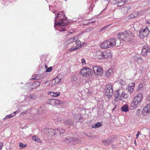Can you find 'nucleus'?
Returning <instances> with one entry per match:
<instances>
[{
	"label": "nucleus",
	"instance_id": "obj_35",
	"mask_svg": "<svg viewBox=\"0 0 150 150\" xmlns=\"http://www.w3.org/2000/svg\"><path fill=\"white\" fill-rule=\"evenodd\" d=\"M115 138L114 137H111L108 139V140L110 141V144L112 143L113 141L115 140Z\"/></svg>",
	"mask_w": 150,
	"mask_h": 150
},
{
	"label": "nucleus",
	"instance_id": "obj_18",
	"mask_svg": "<svg viewBox=\"0 0 150 150\" xmlns=\"http://www.w3.org/2000/svg\"><path fill=\"white\" fill-rule=\"evenodd\" d=\"M54 130L56 133L55 134L57 135L61 134H63L65 132L64 130L62 129L55 128Z\"/></svg>",
	"mask_w": 150,
	"mask_h": 150
},
{
	"label": "nucleus",
	"instance_id": "obj_38",
	"mask_svg": "<svg viewBox=\"0 0 150 150\" xmlns=\"http://www.w3.org/2000/svg\"><path fill=\"white\" fill-rule=\"evenodd\" d=\"M12 117H13V116H12L11 114H9L8 115H7L4 118V119H6L7 118H11Z\"/></svg>",
	"mask_w": 150,
	"mask_h": 150
},
{
	"label": "nucleus",
	"instance_id": "obj_43",
	"mask_svg": "<svg viewBox=\"0 0 150 150\" xmlns=\"http://www.w3.org/2000/svg\"><path fill=\"white\" fill-rule=\"evenodd\" d=\"M144 51L146 53L150 52V48H148L145 50Z\"/></svg>",
	"mask_w": 150,
	"mask_h": 150
},
{
	"label": "nucleus",
	"instance_id": "obj_8",
	"mask_svg": "<svg viewBox=\"0 0 150 150\" xmlns=\"http://www.w3.org/2000/svg\"><path fill=\"white\" fill-rule=\"evenodd\" d=\"M63 101L55 99H49L47 102L50 105L52 106H57L62 104Z\"/></svg>",
	"mask_w": 150,
	"mask_h": 150
},
{
	"label": "nucleus",
	"instance_id": "obj_32",
	"mask_svg": "<svg viewBox=\"0 0 150 150\" xmlns=\"http://www.w3.org/2000/svg\"><path fill=\"white\" fill-rule=\"evenodd\" d=\"M75 40L74 42H75V44L77 45L76 47L79 46L80 45L81 46H82V45H81V42L79 40V39H77L76 40V39L75 40Z\"/></svg>",
	"mask_w": 150,
	"mask_h": 150
},
{
	"label": "nucleus",
	"instance_id": "obj_56",
	"mask_svg": "<svg viewBox=\"0 0 150 150\" xmlns=\"http://www.w3.org/2000/svg\"><path fill=\"white\" fill-rule=\"evenodd\" d=\"M45 68H47V64H45Z\"/></svg>",
	"mask_w": 150,
	"mask_h": 150
},
{
	"label": "nucleus",
	"instance_id": "obj_51",
	"mask_svg": "<svg viewBox=\"0 0 150 150\" xmlns=\"http://www.w3.org/2000/svg\"><path fill=\"white\" fill-rule=\"evenodd\" d=\"M133 15L134 16H132V17H131V18H135V17H137V16H134V14H133V15L132 14V16H133Z\"/></svg>",
	"mask_w": 150,
	"mask_h": 150
},
{
	"label": "nucleus",
	"instance_id": "obj_64",
	"mask_svg": "<svg viewBox=\"0 0 150 150\" xmlns=\"http://www.w3.org/2000/svg\"><path fill=\"white\" fill-rule=\"evenodd\" d=\"M134 142H136V141H135H135H134Z\"/></svg>",
	"mask_w": 150,
	"mask_h": 150
},
{
	"label": "nucleus",
	"instance_id": "obj_17",
	"mask_svg": "<svg viewBox=\"0 0 150 150\" xmlns=\"http://www.w3.org/2000/svg\"><path fill=\"white\" fill-rule=\"evenodd\" d=\"M45 76L44 74L42 73L40 74H36L34 75V77L32 79L40 80L43 79Z\"/></svg>",
	"mask_w": 150,
	"mask_h": 150
},
{
	"label": "nucleus",
	"instance_id": "obj_16",
	"mask_svg": "<svg viewBox=\"0 0 150 150\" xmlns=\"http://www.w3.org/2000/svg\"><path fill=\"white\" fill-rule=\"evenodd\" d=\"M122 93H120V90L117 91V93L114 95L115 99L119 100H122Z\"/></svg>",
	"mask_w": 150,
	"mask_h": 150
},
{
	"label": "nucleus",
	"instance_id": "obj_5",
	"mask_svg": "<svg viewBox=\"0 0 150 150\" xmlns=\"http://www.w3.org/2000/svg\"><path fill=\"white\" fill-rule=\"evenodd\" d=\"M92 71V70L90 68L84 67L81 70L80 74H82L83 76H87L91 75Z\"/></svg>",
	"mask_w": 150,
	"mask_h": 150
},
{
	"label": "nucleus",
	"instance_id": "obj_31",
	"mask_svg": "<svg viewBox=\"0 0 150 150\" xmlns=\"http://www.w3.org/2000/svg\"><path fill=\"white\" fill-rule=\"evenodd\" d=\"M103 142L104 144L106 146H107L109 144H110V142L108 139L107 140H103Z\"/></svg>",
	"mask_w": 150,
	"mask_h": 150
},
{
	"label": "nucleus",
	"instance_id": "obj_36",
	"mask_svg": "<svg viewBox=\"0 0 150 150\" xmlns=\"http://www.w3.org/2000/svg\"><path fill=\"white\" fill-rule=\"evenodd\" d=\"M52 69V67H50L46 69V72H50L51 71Z\"/></svg>",
	"mask_w": 150,
	"mask_h": 150
},
{
	"label": "nucleus",
	"instance_id": "obj_33",
	"mask_svg": "<svg viewBox=\"0 0 150 150\" xmlns=\"http://www.w3.org/2000/svg\"><path fill=\"white\" fill-rule=\"evenodd\" d=\"M122 99L123 98L127 99L128 97V94L126 93L125 92H122Z\"/></svg>",
	"mask_w": 150,
	"mask_h": 150
},
{
	"label": "nucleus",
	"instance_id": "obj_30",
	"mask_svg": "<svg viewBox=\"0 0 150 150\" xmlns=\"http://www.w3.org/2000/svg\"><path fill=\"white\" fill-rule=\"evenodd\" d=\"M81 47V45L78 47H72V48H70L69 49V51H72L76 50Z\"/></svg>",
	"mask_w": 150,
	"mask_h": 150
},
{
	"label": "nucleus",
	"instance_id": "obj_59",
	"mask_svg": "<svg viewBox=\"0 0 150 150\" xmlns=\"http://www.w3.org/2000/svg\"><path fill=\"white\" fill-rule=\"evenodd\" d=\"M105 30V29H104L103 28H101V31H103V30Z\"/></svg>",
	"mask_w": 150,
	"mask_h": 150
},
{
	"label": "nucleus",
	"instance_id": "obj_23",
	"mask_svg": "<svg viewBox=\"0 0 150 150\" xmlns=\"http://www.w3.org/2000/svg\"><path fill=\"white\" fill-rule=\"evenodd\" d=\"M121 110L122 112H127L129 110L128 105L127 104L124 105L121 108Z\"/></svg>",
	"mask_w": 150,
	"mask_h": 150
},
{
	"label": "nucleus",
	"instance_id": "obj_40",
	"mask_svg": "<svg viewBox=\"0 0 150 150\" xmlns=\"http://www.w3.org/2000/svg\"><path fill=\"white\" fill-rule=\"evenodd\" d=\"M29 98L32 99H34L35 98V96L33 95H31L29 96Z\"/></svg>",
	"mask_w": 150,
	"mask_h": 150
},
{
	"label": "nucleus",
	"instance_id": "obj_22",
	"mask_svg": "<svg viewBox=\"0 0 150 150\" xmlns=\"http://www.w3.org/2000/svg\"><path fill=\"white\" fill-rule=\"evenodd\" d=\"M60 92H59L58 93L57 92H52V91L49 92L48 94L49 95H50L51 96L53 97H57L60 95Z\"/></svg>",
	"mask_w": 150,
	"mask_h": 150
},
{
	"label": "nucleus",
	"instance_id": "obj_2",
	"mask_svg": "<svg viewBox=\"0 0 150 150\" xmlns=\"http://www.w3.org/2000/svg\"><path fill=\"white\" fill-rule=\"evenodd\" d=\"M142 98V94L141 93H139L137 96L134 97L131 104V107L132 108L131 109H135L137 107L138 105H140Z\"/></svg>",
	"mask_w": 150,
	"mask_h": 150
},
{
	"label": "nucleus",
	"instance_id": "obj_45",
	"mask_svg": "<svg viewBox=\"0 0 150 150\" xmlns=\"http://www.w3.org/2000/svg\"><path fill=\"white\" fill-rule=\"evenodd\" d=\"M24 146V144L23 143H19V146L20 147H23V146Z\"/></svg>",
	"mask_w": 150,
	"mask_h": 150
},
{
	"label": "nucleus",
	"instance_id": "obj_44",
	"mask_svg": "<svg viewBox=\"0 0 150 150\" xmlns=\"http://www.w3.org/2000/svg\"><path fill=\"white\" fill-rule=\"evenodd\" d=\"M55 82L56 83H58L59 82V81L60 79H59L58 78H56L55 79Z\"/></svg>",
	"mask_w": 150,
	"mask_h": 150
},
{
	"label": "nucleus",
	"instance_id": "obj_21",
	"mask_svg": "<svg viewBox=\"0 0 150 150\" xmlns=\"http://www.w3.org/2000/svg\"><path fill=\"white\" fill-rule=\"evenodd\" d=\"M143 112L145 113H150V103L147 104L144 107Z\"/></svg>",
	"mask_w": 150,
	"mask_h": 150
},
{
	"label": "nucleus",
	"instance_id": "obj_10",
	"mask_svg": "<svg viewBox=\"0 0 150 150\" xmlns=\"http://www.w3.org/2000/svg\"><path fill=\"white\" fill-rule=\"evenodd\" d=\"M74 119L77 122L81 123L84 120V118L82 117L79 114L75 115L74 116Z\"/></svg>",
	"mask_w": 150,
	"mask_h": 150
},
{
	"label": "nucleus",
	"instance_id": "obj_46",
	"mask_svg": "<svg viewBox=\"0 0 150 150\" xmlns=\"http://www.w3.org/2000/svg\"><path fill=\"white\" fill-rule=\"evenodd\" d=\"M139 134H140L139 132V131H138L137 132V133L136 135V138H137L138 137Z\"/></svg>",
	"mask_w": 150,
	"mask_h": 150
},
{
	"label": "nucleus",
	"instance_id": "obj_15",
	"mask_svg": "<svg viewBox=\"0 0 150 150\" xmlns=\"http://www.w3.org/2000/svg\"><path fill=\"white\" fill-rule=\"evenodd\" d=\"M103 52L98 51L96 53V57L99 59H104Z\"/></svg>",
	"mask_w": 150,
	"mask_h": 150
},
{
	"label": "nucleus",
	"instance_id": "obj_28",
	"mask_svg": "<svg viewBox=\"0 0 150 150\" xmlns=\"http://www.w3.org/2000/svg\"><path fill=\"white\" fill-rule=\"evenodd\" d=\"M32 139L35 142H39L40 140L39 138L37 136H33L32 137Z\"/></svg>",
	"mask_w": 150,
	"mask_h": 150
},
{
	"label": "nucleus",
	"instance_id": "obj_25",
	"mask_svg": "<svg viewBox=\"0 0 150 150\" xmlns=\"http://www.w3.org/2000/svg\"><path fill=\"white\" fill-rule=\"evenodd\" d=\"M76 40V38H70L69 39H68L66 41L65 43L66 45H68L69 44L72 43L73 42L75 41L74 40Z\"/></svg>",
	"mask_w": 150,
	"mask_h": 150
},
{
	"label": "nucleus",
	"instance_id": "obj_37",
	"mask_svg": "<svg viewBox=\"0 0 150 150\" xmlns=\"http://www.w3.org/2000/svg\"><path fill=\"white\" fill-rule=\"evenodd\" d=\"M65 26H62V27L61 28V29L59 30L60 31H64L66 30L67 28L65 27Z\"/></svg>",
	"mask_w": 150,
	"mask_h": 150
},
{
	"label": "nucleus",
	"instance_id": "obj_3",
	"mask_svg": "<svg viewBox=\"0 0 150 150\" xmlns=\"http://www.w3.org/2000/svg\"><path fill=\"white\" fill-rule=\"evenodd\" d=\"M133 33L130 32H127L125 31L124 32L119 33L117 37L120 40H122L125 42H128L130 40V35H132Z\"/></svg>",
	"mask_w": 150,
	"mask_h": 150
},
{
	"label": "nucleus",
	"instance_id": "obj_57",
	"mask_svg": "<svg viewBox=\"0 0 150 150\" xmlns=\"http://www.w3.org/2000/svg\"><path fill=\"white\" fill-rule=\"evenodd\" d=\"M96 22V21H92L91 22V23H94L95 22Z\"/></svg>",
	"mask_w": 150,
	"mask_h": 150
},
{
	"label": "nucleus",
	"instance_id": "obj_55",
	"mask_svg": "<svg viewBox=\"0 0 150 150\" xmlns=\"http://www.w3.org/2000/svg\"><path fill=\"white\" fill-rule=\"evenodd\" d=\"M11 114L12 115V116H13V117H14V116L15 115V114H14L13 113H12Z\"/></svg>",
	"mask_w": 150,
	"mask_h": 150
},
{
	"label": "nucleus",
	"instance_id": "obj_13",
	"mask_svg": "<svg viewBox=\"0 0 150 150\" xmlns=\"http://www.w3.org/2000/svg\"><path fill=\"white\" fill-rule=\"evenodd\" d=\"M134 60L138 63H141L142 62V57L138 54L133 57Z\"/></svg>",
	"mask_w": 150,
	"mask_h": 150
},
{
	"label": "nucleus",
	"instance_id": "obj_19",
	"mask_svg": "<svg viewBox=\"0 0 150 150\" xmlns=\"http://www.w3.org/2000/svg\"><path fill=\"white\" fill-rule=\"evenodd\" d=\"M47 132L49 135L50 136V137L54 136L55 134L56 133H55L54 129H48L47 130Z\"/></svg>",
	"mask_w": 150,
	"mask_h": 150
},
{
	"label": "nucleus",
	"instance_id": "obj_39",
	"mask_svg": "<svg viewBox=\"0 0 150 150\" xmlns=\"http://www.w3.org/2000/svg\"><path fill=\"white\" fill-rule=\"evenodd\" d=\"M93 27L90 28H89L86 29L85 30V31L86 32H90V31H91V30H93Z\"/></svg>",
	"mask_w": 150,
	"mask_h": 150
},
{
	"label": "nucleus",
	"instance_id": "obj_48",
	"mask_svg": "<svg viewBox=\"0 0 150 150\" xmlns=\"http://www.w3.org/2000/svg\"><path fill=\"white\" fill-rule=\"evenodd\" d=\"M146 49V46H145V45L143 47V51H144Z\"/></svg>",
	"mask_w": 150,
	"mask_h": 150
},
{
	"label": "nucleus",
	"instance_id": "obj_61",
	"mask_svg": "<svg viewBox=\"0 0 150 150\" xmlns=\"http://www.w3.org/2000/svg\"><path fill=\"white\" fill-rule=\"evenodd\" d=\"M27 146V145L26 144H25V145H24V146H23V147H25L26 146Z\"/></svg>",
	"mask_w": 150,
	"mask_h": 150
},
{
	"label": "nucleus",
	"instance_id": "obj_52",
	"mask_svg": "<svg viewBox=\"0 0 150 150\" xmlns=\"http://www.w3.org/2000/svg\"><path fill=\"white\" fill-rule=\"evenodd\" d=\"M109 25H108L107 26H105L103 28L105 29H105Z\"/></svg>",
	"mask_w": 150,
	"mask_h": 150
},
{
	"label": "nucleus",
	"instance_id": "obj_27",
	"mask_svg": "<svg viewBox=\"0 0 150 150\" xmlns=\"http://www.w3.org/2000/svg\"><path fill=\"white\" fill-rule=\"evenodd\" d=\"M101 123L99 122H97L95 125H93L92 127L94 128H98L102 126V124H101Z\"/></svg>",
	"mask_w": 150,
	"mask_h": 150
},
{
	"label": "nucleus",
	"instance_id": "obj_24",
	"mask_svg": "<svg viewBox=\"0 0 150 150\" xmlns=\"http://www.w3.org/2000/svg\"><path fill=\"white\" fill-rule=\"evenodd\" d=\"M64 123L68 125H73L74 122L71 120L68 119L64 121Z\"/></svg>",
	"mask_w": 150,
	"mask_h": 150
},
{
	"label": "nucleus",
	"instance_id": "obj_7",
	"mask_svg": "<svg viewBox=\"0 0 150 150\" xmlns=\"http://www.w3.org/2000/svg\"><path fill=\"white\" fill-rule=\"evenodd\" d=\"M67 141H68L70 143L74 142L78 143H80L81 142V141L79 139L71 137H68L62 140V142L64 143H68Z\"/></svg>",
	"mask_w": 150,
	"mask_h": 150
},
{
	"label": "nucleus",
	"instance_id": "obj_14",
	"mask_svg": "<svg viewBox=\"0 0 150 150\" xmlns=\"http://www.w3.org/2000/svg\"><path fill=\"white\" fill-rule=\"evenodd\" d=\"M108 39L105 41L104 42H103L100 44L101 47L104 49H107L110 47V46Z\"/></svg>",
	"mask_w": 150,
	"mask_h": 150
},
{
	"label": "nucleus",
	"instance_id": "obj_12",
	"mask_svg": "<svg viewBox=\"0 0 150 150\" xmlns=\"http://www.w3.org/2000/svg\"><path fill=\"white\" fill-rule=\"evenodd\" d=\"M108 40H109V43L110 44L109 47H113L114 46H116V47L118 46V45H117V40L116 39L111 38L110 39H108Z\"/></svg>",
	"mask_w": 150,
	"mask_h": 150
},
{
	"label": "nucleus",
	"instance_id": "obj_34",
	"mask_svg": "<svg viewBox=\"0 0 150 150\" xmlns=\"http://www.w3.org/2000/svg\"><path fill=\"white\" fill-rule=\"evenodd\" d=\"M143 88V84H140L139 85V86L138 87V88H137V91H138L142 89Z\"/></svg>",
	"mask_w": 150,
	"mask_h": 150
},
{
	"label": "nucleus",
	"instance_id": "obj_60",
	"mask_svg": "<svg viewBox=\"0 0 150 150\" xmlns=\"http://www.w3.org/2000/svg\"><path fill=\"white\" fill-rule=\"evenodd\" d=\"M2 146L0 145V150H1V149L2 148Z\"/></svg>",
	"mask_w": 150,
	"mask_h": 150
},
{
	"label": "nucleus",
	"instance_id": "obj_49",
	"mask_svg": "<svg viewBox=\"0 0 150 150\" xmlns=\"http://www.w3.org/2000/svg\"><path fill=\"white\" fill-rule=\"evenodd\" d=\"M19 112V111L18 110H17L14 112L13 113L15 115L17 113H18V112Z\"/></svg>",
	"mask_w": 150,
	"mask_h": 150
},
{
	"label": "nucleus",
	"instance_id": "obj_50",
	"mask_svg": "<svg viewBox=\"0 0 150 150\" xmlns=\"http://www.w3.org/2000/svg\"><path fill=\"white\" fill-rule=\"evenodd\" d=\"M26 114V112L25 111V112H23L21 114L23 115H24L25 114Z\"/></svg>",
	"mask_w": 150,
	"mask_h": 150
},
{
	"label": "nucleus",
	"instance_id": "obj_54",
	"mask_svg": "<svg viewBox=\"0 0 150 150\" xmlns=\"http://www.w3.org/2000/svg\"><path fill=\"white\" fill-rule=\"evenodd\" d=\"M147 23L150 24V20L147 21Z\"/></svg>",
	"mask_w": 150,
	"mask_h": 150
},
{
	"label": "nucleus",
	"instance_id": "obj_9",
	"mask_svg": "<svg viewBox=\"0 0 150 150\" xmlns=\"http://www.w3.org/2000/svg\"><path fill=\"white\" fill-rule=\"evenodd\" d=\"M94 73L96 75H100L103 73V70L101 67L99 66H96L93 68Z\"/></svg>",
	"mask_w": 150,
	"mask_h": 150
},
{
	"label": "nucleus",
	"instance_id": "obj_1",
	"mask_svg": "<svg viewBox=\"0 0 150 150\" xmlns=\"http://www.w3.org/2000/svg\"><path fill=\"white\" fill-rule=\"evenodd\" d=\"M55 18L54 28L56 26H67L69 24L68 22H66L67 17L63 12L58 13Z\"/></svg>",
	"mask_w": 150,
	"mask_h": 150
},
{
	"label": "nucleus",
	"instance_id": "obj_11",
	"mask_svg": "<svg viewBox=\"0 0 150 150\" xmlns=\"http://www.w3.org/2000/svg\"><path fill=\"white\" fill-rule=\"evenodd\" d=\"M104 59H109L111 58L112 55L110 51L107 50L103 52Z\"/></svg>",
	"mask_w": 150,
	"mask_h": 150
},
{
	"label": "nucleus",
	"instance_id": "obj_58",
	"mask_svg": "<svg viewBox=\"0 0 150 150\" xmlns=\"http://www.w3.org/2000/svg\"><path fill=\"white\" fill-rule=\"evenodd\" d=\"M116 105H115V107L114 108H113L112 109V110H114L115 109V108H116Z\"/></svg>",
	"mask_w": 150,
	"mask_h": 150
},
{
	"label": "nucleus",
	"instance_id": "obj_42",
	"mask_svg": "<svg viewBox=\"0 0 150 150\" xmlns=\"http://www.w3.org/2000/svg\"><path fill=\"white\" fill-rule=\"evenodd\" d=\"M81 62L82 64L83 65H84L86 64L85 61L84 59H81Z\"/></svg>",
	"mask_w": 150,
	"mask_h": 150
},
{
	"label": "nucleus",
	"instance_id": "obj_20",
	"mask_svg": "<svg viewBox=\"0 0 150 150\" xmlns=\"http://www.w3.org/2000/svg\"><path fill=\"white\" fill-rule=\"evenodd\" d=\"M135 86V83H131L129 84L128 86V93L131 94V93L133 91L134 87Z\"/></svg>",
	"mask_w": 150,
	"mask_h": 150
},
{
	"label": "nucleus",
	"instance_id": "obj_62",
	"mask_svg": "<svg viewBox=\"0 0 150 150\" xmlns=\"http://www.w3.org/2000/svg\"><path fill=\"white\" fill-rule=\"evenodd\" d=\"M124 9L125 10V8H122V10H123Z\"/></svg>",
	"mask_w": 150,
	"mask_h": 150
},
{
	"label": "nucleus",
	"instance_id": "obj_63",
	"mask_svg": "<svg viewBox=\"0 0 150 150\" xmlns=\"http://www.w3.org/2000/svg\"><path fill=\"white\" fill-rule=\"evenodd\" d=\"M58 120H60V121H61V120H60V119H59V118H58Z\"/></svg>",
	"mask_w": 150,
	"mask_h": 150
},
{
	"label": "nucleus",
	"instance_id": "obj_29",
	"mask_svg": "<svg viewBox=\"0 0 150 150\" xmlns=\"http://www.w3.org/2000/svg\"><path fill=\"white\" fill-rule=\"evenodd\" d=\"M41 83V82L39 81H35L33 83V86H35V87L37 88L40 86Z\"/></svg>",
	"mask_w": 150,
	"mask_h": 150
},
{
	"label": "nucleus",
	"instance_id": "obj_41",
	"mask_svg": "<svg viewBox=\"0 0 150 150\" xmlns=\"http://www.w3.org/2000/svg\"><path fill=\"white\" fill-rule=\"evenodd\" d=\"M42 108V107L41 106L40 107V108L39 109V110H38V114H42L43 113V112H42L41 111V109Z\"/></svg>",
	"mask_w": 150,
	"mask_h": 150
},
{
	"label": "nucleus",
	"instance_id": "obj_4",
	"mask_svg": "<svg viewBox=\"0 0 150 150\" xmlns=\"http://www.w3.org/2000/svg\"><path fill=\"white\" fill-rule=\"evenodd\" d=\"M105 94L107 96V98L110 99L113 95V90L112 86L110 84H107L105 89Z\"/></svg>",
	"mask_w": 150,
	"mask_h": 150
},
{
	"label": "nucleus",
	"instance_id": "obj_47",
	"mask_svg": "<svg viewBox=\"0 0 150 150\" xmlns=\"http://www.w3.org/2000/svg\"><path fill=\"white\" fill-rule=\"evenodd\" d=\"M147 100L150 102V93L147 98Z\"/></svg>",
	"mask_w": 150,
	"mask_h": 150
},
{
	"label": "nucleus",
	"instance_id": "obj_26",
	"mask_svg": "<svg viewBox=\"0 0 150 150\" xmlns=\"http://www.w3.org/2000/svg\"><path fill=\"white\" fill-rule=\"evenodd\" d=\"M112 74V70L111 69H109L107 70L105 73V75L107 77H109Z\"/></svg>",
	"mask_w": 150,
	"mask_h": 150
},
{
	"label": "nucleus",
	"instance_id": "obj_53",
	"mask_svg": "<svg viewBox=\"0 0 150 150\" xmlns=\"http://www.w3.org/2000/svg\"><path fill=\"white\" fill-rule=\"evenodd\" d=\"M49 81L48 80H47L45 82V83L44 84H46Z\"/></svg>",
	"mask_w": 150,
	"mask_h": 150
},
{
	"label": "nucleus",
	"instance_id": "obj_6",
	"mask_svg": "<svg viewBox=\"0 0 150 150\" xmlns=\"http://www.w3.org/2000/svg\"><path fill=\"white\" fill-rule=\"evenodd\" d=\"M150 31L147 27L143 29H141L139 30V37L142 39H144V37H147L149 35V33Z\"/></svg>",
	"mask_w": 150,
	"mask_h": 150
}]
</instances>
